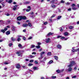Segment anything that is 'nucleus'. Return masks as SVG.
I'll list each match as a JSON object with an SVG mask.
<instances>
[{"instance_id":"nucleus-6","label":"nucleus","mask_w":79,"mask_h":79,"mask_svg":"<svg viewBox=\"0 0 79 79\" xmlns=\"http://www.w3.org/2000/svg\"><path fill=\"white\" fill-rule=\"evenodd\" d=\"M16 53V54H19V55H18V56H21V54H20V53H21V52H20V51L17 52Z\"/></svg>"},{"instance_id":"nucleus-46","label":"nucleus","mask_w":79,"mask_h":79,"mask_svg":"<svg viewBox=\"0 0 79 79\" xmlns=\"http://www.w3.org/2000/svg\"><path fill=\"white\" fill-rule=\"evenodd\" d=\"M12 45H13V44L11 43H10V44H9V45L10 47H11V46Z\"/></svg>"},{"instance_id":"nucleus-23","label":"nucleus","mask_w":79,"mask_h":79,"mask_svg":"<svg viewBox=\"0 0 79 79\" xmlns=\"http://www.w3.org/2000/svg\"><path fill=\"white\" fill-rule=\"evenodd\" d=\"M68 71H72V68H69L68 69Z\"/></svg>"},{"instance_id":"nucleus-24","label":"nucleus","mask_w":79,"mask_h":79,"mask_svg":"<svg viewBox=\"0 0 79 79\" xmlns=\"http://www.w3.org/2000/svg\"><path fill=\"white\" fill-rule=\"evenodd\" d=\"M69 34L68 33V32H65L64 33V35H65V36H66V35H68V34Z\"/></svg>"},{"instance_id":"nucleus-32","label":"nucleus","mask_w":79,"mask_h":79,"mask_svg":"<svg viewBox=\"0 0 79 79\" xmlns=\"http://www.w3.org/2000/svg\"><path fill=\"white\" fill-rule=\"evenodd\" d=\"M56 72H57V73H61V71H60V70H56Z\"/></svg>"},{"instance_id":"nucleus-1","label":"nucleus","mask_w":79,"mask_h":79,"mask_svg":"<svg viewBox=\"0 0 79 79\" xmlns=\"http://www.w3.org/2000/svg\"><path fill=\"white\" fill-rule=\"evenodd\" d=\"M74 64H76L75 62H74V61H72L70 62V64L68 65V67H69V68H71L74 65Z\"/></svg>"},{"instance_id":"nucleus-51","label":"nucleus","mask_w":79,"mask_h":79,"mask_svg":"<svg viewBox=\"0 0 79 79\" xmlns=\"http://www.w3.org/2000/svg\"><path fill=\"white\" fill-rule=\"evenodd\" d=\"M32 38V37H30L28 38V40H30V39H31Z\"/></svg>"},{"instance_id":"nucleus-59","label":"nucleus","mask_w":79,"mask_h":79,"mask_svg":"<svg viewBox=\"0 0 79 79\" xmlns=\"http://www.w3.org/2000/svg\"><path fill=\"white\" fill-rule=\"evenodd\" d=\"M40 56H41V57H42V56H43V54H42L40 53Z\"/></svg>"},{"instance_id":"nucleus-26","label":"nucleus","mask_w":79,"mask_h":79,"mask_svg":"<svg viewBox=\"0 0 79 79\" xmlns=\"http://www.w3.org/2000/svg\"><path fill=\"white\" fill-rule=\"evenodd\" d=\"M18 47H20V48H22V45H21V44H19L18 45Z\"/></svg>"},{"instance_id":"nucleus-58","label":"nucleus","mask_w":79,"mask_h":79,"mask_svg":"<svg viewBox=\"0 0 79 79\" xmlns=\"http://www.w3.org/2000/svg\"><path fill=\"white\" fill-rule=\"evenodd\" d=\"M71 8H69L68 9V11H71Z\"/></svg>"},{"instance_id":"nucleus-53","label":"nucleus","mask_w":79,"mask_h":79,"mask_svg":"<svg viewBox=\"0 0 79 79\" xmlns=\"http://www.w3.org/2000/svg\"><path fill=\"white\" fill-rule=\"evenodd\" d=\"M23 39L24 40H26V38L24 37H23Z\"/></svg>"},{"instance_id":"nucleus-60","label":"nucleus","mask_w":79,"mask_h":79,"mask_svg":"<svg viewBox=\"0 0 79 79\" xmlns=\"http://www.w3.org/2000/svg\"><path fill=\"white\" fill-rule=\"evenodd\" d=\"M76 52H79V48L76 49Z\"/></svg>"},{"instance_id":"nucleus-52","label":"nucleus","mask_w":79,"mask_h":79,"mask_svg":"<svg viewBox=\"0 0 79 79\" xmlns=\"http://www.w3.org/2000/svg\"><path fill=\"white\" fill-rule=\"evenodd\" d=\"M61 3H63L64 2V1L62 0L61 1Z\"/></svg>"},{"instance_id":"nucleus-10","label":"nucleus","mask_w":79,"mask_h":79,"mask_svg":"<svg viewBox=\"0 0 79 79\" xmlns=\"http://www.w3.org/2000/svg\"><path fill=\"white\" fill-rule=\"evenodd\" d=\"M24 3L25 5L26 4H29V3H30V1H26L25 2H24Z\"/></svg>"},{"instance_id":"nucleus-44","label":"nucleus","mask_w":79,"mask_h":79,"mask_svg":"<svg viewBox=\"0 0 79 79\" xmlns=\"http://www.w3.org/2000/svg\"><path fill=\"white\" fill-rule=\"evenodd\" d=\"M72 78H76V76H74L73 77H72Z\"/></svg>"},{"instance_id":"nucleus-50","label":"nucleus","mask_w":79,"mask_h":79,"mask_svg":"<svg viewBox=\"0 0 79 79\" xmlns=\"http://www.w3.org/2000/svg\"><path fill=\"white\" fill-rule=\"evenodd\" d=\"M43 58V57H40L39 58V60H42Z\"/></svg>"},{"instance_id":"nucleus-8","label":"nucleus","mask_w":79,"mask_h":79,"mask_svg":"<svg viewBox=\"0 0 79 79\" xmlns=\"http://www.w3.org/2000/svg\"><path fill=\"white\" fill-rule=\"evenodd\" d=\"M16 7H17V5H16L15 6H14V8H13V10L15 11L16 10Z\"/></svg>"},{"instance_id":"nucleus-12","label":"nucleus","mask_w":79,"mask_h":79,"mask_svg":"<svg viewBox=\"0 0 79 79\" xmlns=\"http://www.w3.org/2000/svg\"><path fill=\"white\" fill-rule=\"evenodd\" d=\"M34 70H37L38 69V67H34L33 68Z\"/></svg>"},{"instance_id":"nucleus-34","label":"nucleus","mask_w":79,"mask_h":79,"mask_svg":"<svg viewBox=\"0 0 79 79\" xmlns=\"http://www.w3.org/2000/svg\"><path fill=\"white\" fill-rule=\"evenodd\" d=\"M33 65V64H32L31 63H30L28 64L29 66H32Z\"/></svg>"},{"instance_id":"nucleus-41","label":"nucleus","mask_w":79,"mask_h":79,"mask_svg":"<svg viewBox=\"0 0 79 79\" xmlns=\"http://www.w3.org/2000/svg\"><path fill=\"white\" fill-rule=\"evenodd\" d=\"M17 37V38H19L20 37H21L22 36L21 35H18Z\"/></svg>"},{"instance_id":"nucleus-5","label":"nucleus","mask_w":79,"mask_h":79,"mask_svg":"<svg viewBox=\"0 0 79 79\" xmlns=\"http://www.w3.org/2000/svg\"><path fill=\"white\" fill-rule=\"evenodd\" d=\"M17 19H18V20H21V19H22V16L18 17L17 18Z\"/></svg>"},{"instance_id":"nucleus-43","label":"nucleus","mask_w":79,"mask_h":79,"mask_svg":"<svg viewBox=\"0 0 79 79\" xmlns=\"http://www.w3.org/2000/svg\"><path fill=\"white\" fill-rule=\"evenodd\" d=\"M33 61H34V60H31L30 61V63H32V62H33Z\"/></svg>"},{"instance_id":"nucleus-64","label":"nucleus","mask_w":79,"mask_h":79,"mask_svg":"<svg viewBox=\"0 0 79 79\" xmlns=\"http://www.w3.org/2000/svg\"><path fill=\"white\" fill-rule=\"evenodd\" d=\"M66 79H69V77H67L66 78Z\"/></svg>"},{"instance_id":"nucleus-55","label":"nucleus","mask_w":79,"mask_h":79,"mask_svg":"<svg viewBox=\"0 0 79 79\" xmlns=\"http://www.w3.org/2000/svg\"><path fill=\"white\" fill-rule=\"evenodd\" d=\"M32 54H34V55H36V53L35 52H33Z\"/></svg>"},{"instance_id":"nucleus-47","label":"nucleus","mask_w":79,"mask_h":79,"mask_svg":"<svg viewBox=\"0 0 79 79\" xmlns=\"http://www.w3.org/2000/svg\"><path fill=\"white\" fill-rule=\"evenodd\" d=\"M60 31H63V29H62V28H61V27L60 28Z\"/></svg>"},{"instance_id":"nucleus-63","label":"nucleus","mask_w":79,"mask_h":79,"mask_svg":"<svg viewBox=\"0 0 79 79\" xmlns=\"http://www.w3.org/2000/svg\"><path fill=\"white\" fill-rule=\"evenodd\" d=\"M12 31H13V32H14V31H15V29L14 28H13L12 29Z\"/></svg>"},{"instance_id":"nucleus-11","label":"nucleus","mask_w":79,"mask_h":79,"mask_svg":"<svg viewBox=\"0 0 79 79\" xmlns=\"http://www.w3.org/2000/svg\"><path fill=\"white\" fill-rule=\"evenodd\" d=\"M26 17L25 16H22V19H26Z\"/></svg>"},{"instance_id":"nucleus-18","label":"nucleus","mask_w":79,"mask_h":79,"mask_svg":"<svg viewBox=\"0 0 79 79\" xmlns=\"http://www.w3.org/2000/svg\"><path fill=\"white\" fill-rule=\"evenodd\" d=\"M57 47L58 48H61V46L60 45H57Z\"/></svg>"},{"instance_id":"nucleus-39","label":"nucleus","mask_w":79,"mask_h":79,"mask_svg":"<svg viewBox=\"0 0 79 79\" xmlns=\"http://www.w3.org/2000/svg\"><path fill=\"white\" fill-rule=\"evenodd\" d=\"M61 36L59 35L57 37V39H59V38H61Z\"/></svg>"},{"instance_id":"nucleus-28","label":"nucleus","mask_w":79,"mask_h":79,"mask_svg":"<svg viewBox=\"0 0 79 79\" xmlns=\"http://www.w3.org/2000/svg\"><path fill=\"white\" fill-rule=\"evenodd\" d=\"M55 0H52L51 2V3H52L53 4V3L55 4V3H54V2H55Z\"/></svg>"},{"instance_id":"nucleus-21","label":"nucleus","mask_w":79,"mask_h":79,"mask_svg":"<svg viewBox=\"0 0 79 79\" xmlns=\"http://www.w3.org/2000/svg\"><path fill=\"white\" fill-rule=\"evenodd\" d=\"M53 61L52 60H50L48 63L49 64H52V62H53Z\"/></svg>"},{"instance_id":"nucleus-15","label":"nucleus","mask_w":79,"mask_h":79,"mask_svg":"<svg viewBox=\"0 0 79 79\" xmlns=\"http://www.w3.org/2000/svg\"><path fill=\"white\" fill-rule=\"evenodd\" d=\"M54 57L55 58V59L56 60H57L58 59V57L57 56H54Z\"/></svg>"},{"instance_id":"nucleus-42","label":"nucleus","mask_w":79,"mask_h":79,"mask_svg":"<svg viewBox=\"0 0 79 79\" xmlns=\"http://www.w3.org/2000/svg\"><path fill=\"white\" fill-rule=\"evenodd\" d=\"M60 39H65V37H62L61 36Z\"/></svg>"},{"instance_id":"nucleus-29","label":"nucleus","mask_w":79,"mask_h":79,"mask_svg":"<svg viewBox=\"0 0 79 79\" xmlns=\"http://www.w3.org/2000/svg\"><path fill=\"white\" fill-rule=\"evenodd\" d=\"M61 18V16H59L57 17V19H60Z\"/></svg>"},{"instance_id":"nucleus-13","label":"nucleus","mask_w":79,"mask_h":79,"mask_svg":"<svg viewBox=\"0 0 79 79\" xmlns=\"http://www.w3.org/2000/svg\"><path fill=\"white\" fill-rule=\"evenodd\" d=\"M51 7H52V8H56V6L55 5L52 4L51 5Z\"/></svg>"},{"instance_id":"nucleus-48","label":"nucleus","mask_w":79,"mask_h":79,"mask_svg":"<svg viewBox=\"0 0 79 79\" xmlns=\"http://www.w3.org/2000/svg\"><path fill=\"white\" fill-rule=\"evenodd\" d=\"M47 24V22H46L44 23V25H46V24Z\"/></svg>"},{"instance_id":"nucleus-25","label":"nucleus","mask_w":79,"mask_h":79,"mask_svg":"<svg viewBox=\"0 0 79 79\" xmlns=\"http://www.w3.org/2000/svg\"><path fill=\"white\" fill-rule=\"evenodd\" d=\"M4 64H10V62H5L4 63Z\"/></svg>"},{"instance_id":"nucleus-2","label":"nucleus","mask_w":79,"mask_h":79,"mask_svg":"<svg viewBox=\"0 0 79 79\" xmlns=\"http://www.w3.org/2000/svg\"><path fill=\"white\" fill-rule=\"evenodd\" d=\"M7 29H8L6 28H5L4 29L1 30V31L2 32H3V33H5V31H7Z\"/></svg>"},{"instance_id":"nucleus-61","label":"nucleus","mask_w":79,"mask_h":79,"mask_svg":"<svg viewBox=\"0 0 79 79\" xmlns=\"http://www.w3.org/2000/svg\"><path fill=\"white\" fill-rule=\"evenodd\" d=\"M75 5L74 4H73L72 5V6H75Z\"/></svg>"},{"instance_id":"nucleus-30","label":"nucleus","mask_w":79,"mask_h":79,"mask_svg":"<svg viewBox=\"0 0 79 79\" xmlns=\"http://www.w3.org/2000/svg\"><path fill=\"white\" fill-rule=\"evenodd\" d=\"M36 48H40V46L39 45V46H35Z\"/></svg>"},{"instance_id":"nucleus-31","label":"nucleus","mask_w":79,"mask_h":79,"mask_svg":"<svg viewBox=\"0 0 79 79\" xmlns=\"http://www.w3.org/2000/svg\"><path fill=\"white\" fill-rule=\"evenodd\" d=\"M17 40L18 41V42H19V41H20V40H21V38H18L17 39Z\"/></svg>"},{"instance_id":"nucleus-36","label":"nucleus","mask_w":79,"mask_h":79,"mask_svg":"<svg viewBox=\"0 0 79 79\" xmlns=\"http://www.w3.org/2000/svg\"><path fill=\"white\" fill-rule=\"evenodd\" d=\"M66 4L67 5H69L70 4V3H69V2H67L66 3Z\"/></svg>"},{"instance_id":"nucleus-49","label":"nucleus","mask_w":79,"mask_h":79,"mask_svg":"<svg viewBox=\"0 0 79 79\" xmlns=\"http://www.w3.org/2000/svg\"><path fill=\"white\" fill-rule=\"evenodd\" d=\"M27 8H28L29 9V10H31V7L30 6H28V7H27Z\"/></svg>"},{"instance_id":"nucleus-16","label":"nucleus","mask_w":79,"mask_h":79,"mask_svg":"<svg viewBox=\"0 0 79 79\" xmlns=\"http://www.w3.org/2000/svg\"><path fill=\"white\" fill-rule=\"evenodd\" d=\"M52 55V53L51 52H49L47 53V55L48 56H50Z\"/></svg>"},{"instance_id":"nucleus-20","label":"nucleus","mask_w":79,"mask_h":79,"mask_svg":"<svg viewBox=\"0 0 79 79\" xmlns=\"http://www.w3.org/2000/svg\"><path fill=\"white\" fill-rule=\"evenodd\" d=\"M35 46L33 44H32L31 45V48H34V47H35Z\"/></svg>"},{"instance_id":"nucleus-35","label":"nucleus","mask_w":79,"mask_h":79,"mask_svg":"<svg viewBox=\"0 0 79 79\" xmlns=\"http://www.w3.org/2000/svg\"><path fill=\"white\" fill-rule=\"evenodd\" d=\"M12 2V0H9L8 3H11Z\"/></svg>"},{"instance_id":"nucleus-27","label":"nucleus","mask_w":79,"mask_h":79,"mask_svg":"<svg viewBox=\"0 0 79 79\" xmlns=\"http://www.w3.org/2000/svg\"><path fill=\"white\" fill-rule=\"evenodd\" d=\"M72 49H73V50H72V52H77L76 51V49H74V48H72Z\"/></svg>"},{"instance_id":"nucleus-14","label":"nucleus","mask_w":79,"mask_h":79,"mask_svg":"<svg viewBox=\"0 0 79 79\" xmlns=\"http://www.w3.org/2000/svg\"><path fill=\"white\" fill-rule=\"evenodd\" d=\"M11 40L12 41H15V40H16V39L14 38L13 37H12L11 38Z\"/></svg>"},{"instance_id":"nucleus-33","label":"nucleus","mask_w":79,"mask_h":79,"mask_svg":"<svg viewBox=\"0 0 79 79\" xmlns=\"http://www.w3.org/2000/svg\"><path fill=\"white\" fill-rule=\"evenodd\" d=\"M56 76H52V79H55V78H56Z\"/></svg>"},{"instance_id":"nucleus-62","label":"nucleus","mask_w":79,"mask_h":79,"mask_svg":"<svg viewBox=\"0 0 79 79\" xmlns=\"http://www.w3.org/2000/svg\"><path fill=\"white\" fill-rule=\"evenodd\" d=\"M45 53L44 52H41V54H42L43 55H44Z\"/></svg>"},{"instance_id":"nucleus-56","label":"nucleus","mask_w":79,"mask_h":79,"mask_svg":"<svg viewBox=\"0 0 79 79\" xmlns=\"http://www.w3.org/2000/svg\"><path fill=\"white\" fill-rule=\"evenodd\" d=\"M22 67L23 68H24V69H25V68H26V66H23Z\"/></svg>"},{"instance_id":"nucleus-4","label":"nucleus","mask_w":79,"mask_h":79,"mask_svg":"<svg viewBox=\"0 0 79 79\" xmlns=\"http://www.w3.org/2000/svg\"><path fill=\"white\" fill-rule=\"evenodd\" d=\"M16 68L17 69H19L21 68V66H20L19 64H18L17 65Z\"/></svg>"},{"instance_id":"nucleus-57","label":"nucleus","mask_w":79,"mask_h":79,"mask_svg":"<svg viewBox=\"0 0 79 79\" xmlns=\"http://www.w3.org/2000/svg\"><path fill=\"white\" fill-rule=\"evenodd\" d=\"M77 9L76 8H73V10H77Z\"/></svg>"},{"instance_id":"nucleus-9","label":"nucleus","mask_w":79,"mask_h":79,"mask_svg":"<svg viewBox=\"0 0 79 79\" xmlns=\"http://www.w3.org/2000/svg\"><path fill=\"white\" fill-rule=\"evenodd\" d=\"M28 26V24L27 23H24L23 24V27H26V26Z\"/></svg>"},{"instance_id":"nucleus-17","label":"nucleus","mask_w":79,"mask_h":79,"mask_svg":"<svg viewBox=\"0 0 79 79\" xmlns=\"http://www.w3.org/2000/svg\"><path fill=\"white\" fill-rule=\"evenodd\" d=\"M6 35H9L10 34V32L9 31H7L6 32Z\"/></svg>"},{"instance_id":"nucleus-54","label":"nucleus","mask_w":79,"mask_h":79,"mask_svg":"<svg viewBox=\"0 0 79 79\" xmlns=\"http://www.w3.org/2000/svg\"><path fill=\"white\" fill-rule=\"evenodd\" d=\"M37 44H38V45H41V43H38Z\"/></svg>"},{"instance_id":"nucleus-3","label":"nucleus","mask_w":79,"mask_h":79,"mask_svg":"<svg viewBox=\"0 0 79 79\" xmlns=\"http://www.w3.org/2000/svg\"><path fill=\"white\" fill-rule=\"evenodd\" d=\"M46 43L50 42V38H48L46 40Z\"/></svg>"},{"instance_id":"nucleus-38","label":"nucleus","mask_w":79,"mask_h":79,"mask_svg":"<svg viewBox=\"0 0 79 79\" xmlns=\"http://www.w3.org/2000/svg\"><path fill=\"white\" fill-rule=\"evenodd\" d=\"M35 64H38V62L37 61V60H35Z\"/></svg>"},{"instance_id":"nucleus-45","label":"nucleus","mask_w":79,"mask_h":79,"mask_svg":"<svg viewBox=\"0 0 79 79\" xmlns=\"http://www.w3.org/2000/svg\"><path fill=\"white\" fill-rule=\"evenodd\" d=\"M31 10L30 9H27L26 10V11H29Z\"/></svg>"},{"instance_id":"nucleus-22","label":"nucleus","mask_w":79,"mask_h":79,"mask_svg":"<svg viewBox=\"0 0 79 79\" xmlns=\"http://www.w3.org/2000/svg\"><path fill=\"white\" fill-rule=\"evenodd\" d=\"M28 25L30 27H32V24L31 23H28Z\"/></svg>"},{"instance_id":"nucleus-7","label":"nucleus","mask_w":79,"mask_h":79,"mask_svg":"<svg viewBox=\"0 0 79 79\" xmlns=\"http://www.w3.org/2000/svg\"><path fill=\"white\" fill-rule=\"evenodd\" d=\"M53 33L50 32L48 35H47V37L48 36V35H53Z\"/></svg>"},{"instance_id":"nucleus-37","label":"nucleus","mask_w":79,"mask_h":79,"mask_svg":"<svg viewBox=\"0 0 79 79\" xmlns=\"http://www.w3.org/2000/svg\"><path fill=\"white\" fill-rule=\"evenodd\" d=\"M56 16V15H54L52 16L51 17V18H53V17H55Z\"/></svg>"},{"instance_id":"nucleus-19","label":"nucleus","mask_w":79,"mask_h":79,"mask_svg":"<svg viewBox=\"0 0 79 79\" xmlns=\"http://www.w3.org/2000/svg\"><path fill=\"white\" fill-rule=\"evenodd\" d=\"M73 27H73V26H70L69 27V28L70 29H73Z\"/></svg>"},{"instance_id":"nucleus-40","label":"nucleus","mask_w":79,"mask_h":79,"mask_svg":"<svg viewBox=\"0 0 79 79\" xmlns=\"http://www.w3.org/2000/svg\"><path fill=\"white\" fill-rule=\"evenodd\" d=\"M30 57L31 58H34V56L30 55Z\"/></svg>"}]
</instances>
